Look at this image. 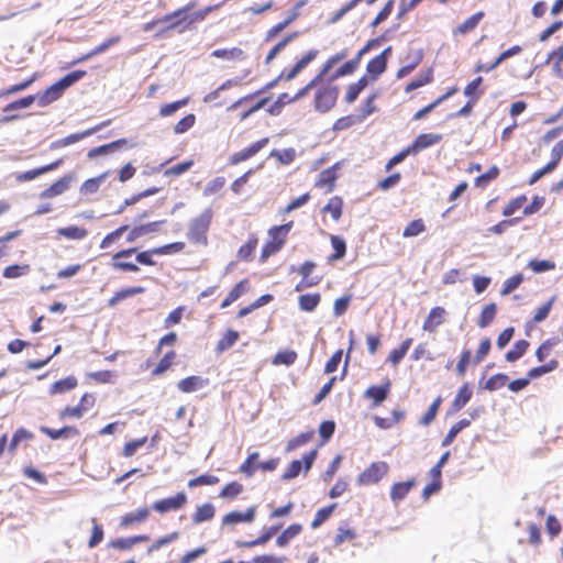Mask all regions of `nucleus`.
I'll list each match as a JSON object with an SVG mask.
<instances>
[{
    "mask_svg": "<svg viewBox=\"0 0 563 563\" xmlns=\"http://www.w3.org/2000/svg\"><path fill=\"white\" fill-rule=\"evenodd\" d=\"M110 172H104L101 175L89 178L86 181L82 183L80 186V192L82 195H90L95 194L99 190L101 184L106 180V178L109 176Z\"/></svg>",
    "mask_w": 563,
    "mask_h": 563,
    "instance_id": "c756f323",
    "label": "nucleus"
},
{
    "mask_svg": "<svg viewBox=\"0 0 563 563\" xmlns=\"http://www.w3.org/2000/svg\"><path fill=\"white\" fill-rule=\"evenodd\" d=\"M302 530L300 523H292L286 528L276 539V544L280 548L288 545V543L296 538Z\"/></svg>",
    "mask_w": 563,
    "mask_h": 563,
    "instance_id": "cd10ccee",
    "label": "nucleus"
},
{
    "mask_svg": "<svg viewBox=\"0 0 563 563\" xmlns=\"http://www.w3.org/2000/svg\"><path fill=\"white\" fill-rule=\"evenodd\" d=\"M320 300L321 296L318 292L301 295L298 299L299 308L302 311L311 312L318 307Z\"/></svg>",
    "mask_w": 563,
    "mask_h": 563,
    "instance_id": "473e14b6",
    "label": "nucleus"
},
{
    "mask_svg": "<svg viewBox=\"0 0 563 563\" xmlns=\"http://www.w3.org/2000/svg\"><path fill=\"white\" fill-rule=\"evenodd\" d=\"M412 344V339L408 338L406 339L397 349H394L390 354L388 355L387 361L390 362L394 366L398 365L405 355L407 354L408 350L410 349Z\"/></svg>",
    "mask_w": 563,
    "mask_h": 563,
    "instance_id": "f704fd0d",
    "label": "nucleus"
},
{
    "mask_svg": "<svg viewBox=\"0 0 563 563\" xmlns=\"http://www.w3.org/2000/svg\"><path fill=\"white\" fill-rule=\"evenodd\" d=\"M530 343L527 340H518L511 350L505 354V358L509 363H514L519 360L528 350Z\"/></svg>",
    "mask_w": 563,
    "mask_h": 563,
    "instance_id": "72a5a7b5",
    "label": "nucleus"
},
{
    "mask_svg": "<svg viewBox=\"0 0 563 563\" xmlns=\"http://www.w3.org/2000/svg\"><path fill=\"white\" fill-rule=\"evenodd\" d=\"M483 16V12H477L471 15L468 19H466L462 24L457 26L456 33L466 34L473 31L478 25Z\"/></svg>",
    "mask_w": 563,
    "mask_h": 563,
    "instance_id": "3c124183",
    "label": "nucleus"
},
{
    "mask_svg": "<svg viewBox=\"0 0 563 563\" xmlns=\"http://www.w3.org/2000/svg\"><path fill=\"white\" fill-rule=\"evenodd\" d=\"M473 391L470 384H463L452 401V411H460L472 398Z\"/></svg>",
    "mask_w": 563,
    "mask_h": 563,
    "instance_id": "b1692460",
    "label": "nucleus"
},
{
    "mask_svg": "<svg viewBox=\"0 0 563 563\" xmlns=\"http://www.w3.org/2000/svg\"><path fill=\"white\" fill-rule=\"evenodd\" d=\"M57 234L69 240H81L87 235V231L82 228L70 225L58 229Z\"/></svg>",
    "mask_w": 563,
    "mask_h": 563,
    "instance_id": "8fccbe9b",
    "label": "nucleus"
},
{
    "mask_svg": "<svg viewBox=\"0 0 563 563\" xmlns=\"http://www.w3.org/2000/svg\"><path fill=\"white\" fill-rule=\"evenodd\" d=\"M35 100H37V96L30 95V96L23 97L21 99H18L15 101H12V102L8 103L3 108V112L4 113H9L11 111H15V110H19V109L29 108L30 106H32L34 103Z\"/></svg>",
    "mask_w": 563,
    "mask_h": 563,
    "instance_id": "09e8293b",
    "label": "nucleus"
},
{
    "mask_svg": "<svg viewBox=\"0 0 563 563\" xmlns=\"http://www.w3.org/2000/svg\"><path fill=\"white\" fill-rule=\"evenodd\" d=\"M342 207L343 201L339 197H333L329 200V202L322 208V212H328L331 214L334 221H338L342 216Z\"/></svg>",
    "mask_w": 563,
    "mask_h": 563,
    "instance_id": "37998d69",
    "label": "nucleus"
},
{
    "mask_svg": "<svg viewBox=\"0 0 563 563\" xmlns=\"http://www.w3.org/2000/svg\"><path fill=\"white\" fill-rule=\"evenodd\" d=\"M209 384L208 378H203L201 376H188L178 382L177 387L183 393H194L199 389H202Z\"/></svg>",
    "mask_w": 563,
    "mask_h": 563,
    "instance_id": "dca6fc26",
    "label": "nucleus"
},
{
    "mask_svg": "<svg viewBox=\"0 0 563 563\" xmlns=\"http://www.w3.org/2000/svg\"><path fill=\"white\" fill-rule=\"evenodd\" d=\"M255 514H256V508L254 506L250 507L244 512L231 511L222 518V525L231 526V525H238V523H242V522L250 523V522L254 521Z\"/></svg>",
    "mask_w": 563,
    "mask_h": 563,
    "instance_id": "f8f14e48",
    "label": "nucleus"
},
{
    "mask_svg": "<svg viewBox=\"0 0 563 563\" xmlns=\"http://www.w3.org/2000/svg\"><path fill=\"white\" fill-rule=\"evenodd\" d=\"M550 62H553V74L559 78L563 77V45L552 51L548 55L544 64H549Z\"/></svg>",
    "mask_w": 563,
    "mask_h": 563,
    "instance_id": "bb28decb",
    "label": "nucleus"
},
{
    "mask_svg": "<svg viewBox=\"0 0 563 563\" xmlns=\"http://www.w3.org/2000/svg\"><path fill=\"white\" fill-rule=\"evenodd\" d=\"M422 58H423L422 49L410 51L405 58L407 64L398 69L396 77L398 79H401V78L408 76L422 62Z\"/></svg>",
    "mask_w": 563,
    "mask_h": 563,
    "instance_id": "2eb2a0df",
    "label": "nucleus"
},
{
    "mask_svg": "<svg viewBox=\"0 0 563 563\" xmlns=\"http://www.w3.org/2000/svg\"><path fill=\"white\" fill-rule=\"evenodd\" d=\"M331 245L334 253L329 257L330 261H338L344 257L346 253V243L344 239L339 235H331Z\"/></svg>",
    "mask_w": 563,
    "mask_h": 563,
    "instance_id": "c03bdc74",
    "label": "nucleus"
},
{
    "mask_svg": "<svg viewBox=\"0 0 563 563\" xmlns=\"http://www.w3.org/2000/svg\"><path fill=\"white\" fill-rule=\"evenodd\" d=\"M388 472L386 462H374L357 476L358 485H371L379 482Z\"/></svg>",
    "mask_w": 563,
    "mask_h": 563,
    "instance_id": "39448f33",
    "label": "nucleus"
},
{
    "mask_svg": "<svg viewBox=\"0 0 563 563\" xmlns=\"http://www.w3.org/2000/svg\"><path fill=\"white\" fill-rule=\"evenodd\" d=\"M497 312V306L495 303L486 305L478 318L477 324L479 328H487L495 319Z\"/></svg>",
    "mask_w": 563,
    "mask_h": 563,
    "instance_id": "a19ab883",
    "label": "nucleus"
},
{
    "mask_svg": "<svg viewBox=\"0 0 563 563\" xmlns=\"http://www.w3.org/2000/svg\"><path fill=\"white\" fill-rule=\"evenodd\" d=\"M283 245L284 241H274L272 239L267 241L262 249L261 262H265L269 256L277 253L283 247Z\"/></svg>",
    "mask_w": 563,
    "mask_h": 563,
    "instance_id": "e2e57ef3",
    "label": "nucleus"
},
{
    "mask_svg": "<svg viewBox=\"0 0 563 563\" xmlns=\"http://www.w3.org/2000/svg\"><path fill=\"white\" fill-rule=\"evenodd\" d=\"M432 78H433V73H432V69L429 68L427 69L424 73L420 74V76L416 79H413L412 81H410L407 87H406V92H410V91H413L429 82L432 81Z\"/></svg>",
    "mask_w": 563,
    "mask_h": 563,
    "instance_id": "603ef678",
    "label": "nucleus"
},
{
    "mask_svg": "<svg viewBox=\"0 0 563 563\" xmlns=\"http://www.w3.org/2000/svg\"><path fill=\"white\" fill-rule=\"evenodd\" d=\"M150 511L147 508H140L134 512L124 515L121 519V526H130L134 522H142L147 519Z\"/></svg>",
    "mask_w": 563,
    "mask_h": 563,
    "instance_id": "79ce46f5",
    "label": "nucleus"
},
{
    "mask_svg": "<svg viewBox=\"0 0 563 563\" xmlns=\"http://www.w3.org/2000/svg\"><path fill=\"white\" fill-rule=\"evenodd\" d=\"M63 89L58 86L57 81L46 88L42 93L37 95V103L40 107H45L51 102L57 100L63 95Z\"/></svg>",
    "mask_w": 563,
    "mask_h": 563,
    "instance_id": "4be33fe9",
    "label": "nucleus"
},
{
    "mask_svg": "<svg viewBox=\"0 0 563 563\" xmlns=\"http://www.w3.org/2000/svg\"><path fill=\"white\" fill-rule=\"evenodd\" d=\"M109 123H110V121H106V122H102L99 125H96L95 128L88 129L84 132L70 134L66 137H63L56 142L52 143L51 147L58 148V147L71 145L76 142H79V141L95 134L96 132L100 131L102 128L107 126Z\"/></svg>",
    "mask_w": 563,
    "mask_h": 563,
    "instance_id": "6e6552de",
    "label": "nucleus"
},
{
    "mask_svg": "<svg viewBox=\"0 0 563 563\" xmlns=\"http://www.w3.org/2000/svg\"><path fill=\"white\" fill-rule=\"evenodd\" d=\"M445 310L442 307H434L430 310L423 322L422 329L428 332H434L435 329L444 322Z\"/></svg>",
    "mask_w": 563,
    "mask_h": 563,
    "instance_id": "6ab92c4d",
    "label": "nucleus"
},
{
    "mask_svg": "<svg viewBox=\"0 0 563 563\" xmlns=\"http://www.w3.org/2000/svg\"><path fill=\"white\" fill-rule=\"evenodd\" d=\"M249 283L246 279L239 282L228 294L224 300L221 302V308H227L235 300H238L244 292L247 291Z\"/></svg>",
    "mask_w": 563,
    "mask_h": 563,
    "instance_id": "c85d7f7f",
    "label": "nucleus"
},
{
    "mask_svg": "<svg viewBox=\"0 0 563 563\" xmlns=\"http://www.w3.org/2000/svg\"><path fill=\"white\" fill-rule=\"evenodd\" d=\"M426 231V225L421 219L412 220L407 224L402 232L404 238H413Z\"/></svg>",
    "mask_w": 563,
    "mask_h": 563,
    "instance_id": "13d9d810",
    "label": "nucleus"
},
{
    "mask_svg": "<svg viewBox=\"0 0 563 563\" xmlns=\"http://www.w3.org/2000/svg\"><path fill=\"white\" fill-rule=\"evenodd\" d=\"M498 175L499 168L497 166H493L486 173L475 178V186L484 188L488 185V183L496 179Z\"/></svg>",
    "mask_w": 563,
    "mask_h": 563,
    "instance_id": "0e129e2a",
    "label": "nucleus"
},
{
    "mask_svg": "<svg viewBox=\"0 0 563 563\" xmlns=\"http://www.w3.org/2000/svg\"><path fill=\"white\" fill-rule=\"evenodd\" d=\"M558 365H559V362L556 360H551L547 364L533 367L528 372L529 378H531V379L539 378L542 375L554 371L558 367Z\"/></svg>",
    "mask_w": 563,
    "mask_h": 563,
    "instance_id": "5fc2aeb1",
    "label": "nucleus"
},
{
    "mask_svg": "<svg viewBox=\"0 0 563 563\" xmlns=\"http://www.w3.org/2000/svg\"><path fill=\"white\" fill-rule=\"evenodd\" d=\"M471 424V420L470 419H461L460 421H457L456 423H454L449 432L446 433V435L444 437V439L442 440V443L441 445L442 446H449L453 441L454 439L456 438V435L465 428H467L468 426Z\"/></svg>",
    "mask_w": 563,
    "mask_h": 563,
    "instance_id": "e433bc0d",
    "label": "nucleus"
},
{
    "mask_svg": "<svg viewBox=\"0 0 563 563\" xmlns=\"http://www.w3.org/2000/svg\"><path fill=\"white\" fill-rule=\"evenodd\" d=\"M390 380L388 379L379 386L372 385L365 390L364 397L372 399L374 407L379 406L388 397V394L390 391Z\"/></svg>",
    "mask_w": 563,
    "mask_h": 563,
    "instance_id": "9b49d317",
    "label": "nucleus"
},
{
    "mask_svg": "<svg viewBox=\"0 0 563 563\" xmlns=\"http://www.w3.org/2000/svg\"><path fill=\"white\" fill-rule=\"evenodd\" d=\"M40 431L52 440L68 439L79 435L77 428L70 426H65L60 429H52L46 426H41Z\"/></svg>",
    "mask_w": 563,
    "mask_h": 563,
    "instance_id": "a211bd4d",
    "label": "nucleus"
},
{
    "mask_svg": "<svg viewBox=\"0 0 563 563\" xmlns=\"http://www.w3.org/2000/svg\"><path fill=\"white\" fill-rule=\"evenodd\" d=\"M313 435H314L313 430L298 434L297 437H295L287 443L286 452H291V451L307 444L309 441L312 440Z\"/></svg>",
    "mask_w": 563,
    "mask_h": 563,
    "instance_id": "49530a36",
    "label": "nucleus"
},
{
    "mask_svg": "<svg viewBox=\"0 0 563 563\" xmlns=\"http://www.w3.org/2000/svg\"><path fill=\"white\" fill-rule=\"evenodd\" d=\"M442 140L441 134L433 133H422L419 134L415 141L407 146L411 153V155H417L422 150H426L432 145L438 144Z\"/></svg>",
    "mask_w": 563,
    "mask_h": 563,
    "instance_id": "1a4fd4ad",
    "label": "nucleus"
},
{
    "mask_svg": "<svg viewBox=\"0 0 563 563\" xmlns=\"http://www.w3.org/2000/svg\"><path fill=\"white\" fill-rule=\"evenodd\" d=\"M268 143V137H264L258 140L257 142L251 144L249 147L234 153L230 157V164L238 165L241 162H244L251 157H253L255 154H257L262 148H264Z\"/></svg>",
    "mask_w": 563,
    "mask_h": 563,
    "instance_id": "9d476101",
    "label": "nucleus"
},
{
    "mask_svg": "<svg viewBox=\"0 0 563 563\" xmlns=\"http://www.w3.org/2000/svg\"><path fill=\"white\" fill-rule=\"evenodd\" d=\"M33 439V433L24 428H19L12 435L9 444V451L13 452L18 448L21 441Z\"/></svg>",
    "mask_w": 563,
    "mask_h": 563,
    "instance_id": "69168bd1",
    "label": "nucleus"
},
{
    "mask_svg": "<svg viewBox=\"0 0 563 563\" xmlns=\"http://www.w3.org/2000/svg\"><path fill=\"white\" fill-rule=\"evenodd\" d=\"M176 356V353L174 351L167 352L162 360L158 362L156 367L152 371L153 376H158L165 373L173 363L174 357Z\"/></svg>",
    "mask_w": 563,
    "mask_h": 563,
    "instance_id": "680f3d73",
    "label": "nucleus"
},
{
    "mask_svg": "<svg viewBox=\"0 0 563 563\" xmlns=\"http://www.w3.org/2000/svg\"><path fill=\"white\" fill-rule=\"evenodd\" d=\"M442 402V398L438 397L428 408L427 412L421 417L419 423L422 426H429L437 417L438 410Z\"/></svg>",
    "mask_w": 563,
    "mask_h": 563,
    "instance_id": "052dcab7",
    "label": "nucleus"
},
{
    "mask_svg": "<svg viewBox=\"0 0 563 563\" xmlns=\"http://www.w3.org/2000/svg\"><path fill=\"white\" fill-rule=\"evenodd\" d=\"M522 282H523V275L515 274L514 276H511L510 278L505 280L501 291H500V295L501 296L509 295L515 289H517Z\"/></svg>",
    "mask_w": 563,
    "mask_h": 563,
    "instance_id": "774afa93",
    "label": "nucleus"
},
{
    "mask_svg": "<svg viewBox=\"0 0 563 563\" xmlns=\"http://www.w3.org/2000/svg\"><path fill=\"white\" fill-rule=\"evenodd\" d=\"M297 358V353L295 351H280L278 352L274 358L273 364L275 365H292Z\"/></svg>",
    "mask_w": 563,
    "mask_h": 563,
    "instance_id": "338daca9",
    "label": "nucleus"
},
{
    "mask_svg": "<svg viewBox=\"0 0 563 563\" xmlns=\"http://www.w3.org/2000/svg\"><path fill=\"white\" fill-rule=\"evenodd\" d=\"M339 166V163L334 164L332 167L324 169L320 173L319 179L317 181V186L319 187H328L329 190H332L334 186V181L336 180V167Z\"/></svg>",
    "mask_w": 563,
    "mask_h": 563,
    "instance_id": "c9c22d12",
    "label": "nucleus"
},
{
    "mask_svg": "<svg viewBox=\"0 0 563 563\" xmlns=\"http://www.w3.org/2000/svg\"><path fill=\"white\" fill-rule=\"evenodd\" d=\"M125 144H126V140L125 139H119V140L114 141V142H111V143L103 144V145H100L98 147L91 148L88 152L87 156L89 158H95L97 156L107 155V154H110V153L121 148Z\"/></svg>",
    "mask_w": 563,
    "mask_h": 563,
    "instance_id": "393cba45",
    "label": "nucleus"
},
{
    "mask_svg": "<svg viewBox=\"0 0 563 563\" xmlns=\"http://www.w3.org/2000/svg\"><path fill=\"white\" fill-rule=\"evenodd\" d=\"M143 291H144L143 287H129V288L121 289V290L117 291L112 298L109 299L108 306L113 307L118 302H120L126 298H130L134 295L142 294Z\"/></svg>",
    "mask_w": 563,
    "mask_h": 563,
    "instance_id": "ea45409f",
    "label": "nucleus"
},
{
    "mask_svg": "<svg viewBox=\"0 0 563 563\" xmlns=\"http://www.w3.org/2000/svg\"><path fill=\"white\" fill-rule=\"evenodd\" d=\"M415 485H416L415 478L408 479L406 482L395 483L391 486L390 499L396 504L401 501L409 494V492L415 487Z\"/></svg>",
    "mask_w": 563,
    "mask_h": 563,
    "instance_id": "aec40b11",
    "label": "nucleus"
},
{
    "mask_svg": "<svg viewBox=\"0 0 563 563\" xmlns=\"http://www.w3.org/2000/svg\"><path fill=\"white\" fill-rule=\"evenodd\" d=\"M280 525L267 527L263 530L262 534L258 538L251 541L238 540L235 541V545L238 548H254L257 545H263L267 543L280 530Z\"/></svg>",
    "mask_w": 563,
    "mask_h": 563,
    "instance_id": "ddd939ff",
    "label": "nucleus"
},
{
    "mask_svg": "<svg viewBox=\"0 0 563 563\" xmlns=\"http://www.w3.org/2000/svg\"><path fill=\"white\" fill-rule=\"evenodd\" d=\"M121 41L120 35L112 36L104 42H102L100 45L96 46L93 49H91L89 53L82 55L81 57L77 58L73 62V64H79L82 62H86L90 59L91 57L104 53L108 48L111 46L118 44Z\"/></svg>",
    "mask_w": 563,
    "mask_h": 563,
    "instance_id": "412c9836",
    "label": "nucleus"
},
{
    "mask_svg": "<svg viewBox=\"0 0 563 563\" xmlns=\"http://www.w3.org/2000/svg\"><path fill=\"white\" fill-rule=\"evenodd\" d=\"M318 455L317 449L311 450L302 456V461L294 460L282 475V481L288 482L296 478L302 471L307 474L313 465Z\"/></svg>",
    "mask_w": 563,
    "mask_h": 563,
    "instance_id": "20e7f679",
    "label": "nucleus"
},
{
    "mask_svg": "<svg viewBox=\"0 0 563 563\" xmlns=\"http://www.w3.org/2000/svg\"><path fill=\"white\" fill-rule=\"evenodd\" d=\"M211 56L229 60H242L245 58L244 52L239 47L214 49Z\"/></svg>",
    "mask_w": 563,
    "mask_h": 563,
    "instance_id": "2f4dec72",
    "label": "nucleus"
},
{
    "mask_svg": "<svg viewBox=\"0 0 563 563\" xmlns=\"http://www.w3.org/2000/svg\"><path fill=\"white\" fill-rule=\"evenodd\" d=\"M508 380V376L503 373H498L489 377L484 384L483 388L488 391H495L503 387Z\"/></svg>",
    "mask_w": 563,
    "mask_h": 563,
    "instance_id": "4d7b16f0",
    "label": "nucleus"
},
{
    "mask_svg": "<svg viewBox=\"0 0 563 563\" xmlns=\"http://www.w3.org/2000/svg\"><path fill=\"white\" fill-rule=\"evenodd\" d=\"M528 267L536 274L545 273L555 268V264L549 260H530Z\"/></svg>",
    "mask_w": 563,
    "mask_h": 563,
    "instance_id": "864d4df0",
    "label": "nucleus"
},
{
    "mask_svg": "<svg viewBox=\"0 0 563 563\" xmlns=\"http://www.w3.org/2000/svg\"><path fill=\"white\" fill-rule=\"evenodd\" d=\"M260 456L258 452H252L249 454L246 460L241 464L240 472L244 474L246 477H252L257 470L256 461Z\"/></svg>",
    "mask_w": 563,
    "mask_h": 563,
    "instance_id": "a18cd8bd",
    "label": "nucleus"
},
{
    "mask_svg": "<svg viewBox=\"0 0 563 563\" xmlns=\"http://www.w3.org/2000/svg\"><path fill=\"white\" fill-rule=\"evenodd\" d=\"M165 220L154 221L146 224H140L130 230L126 235V241L130 243L135 242L139 238L150 234L153 232H157L161 224H163Z\"/></svg>",
    "mask_w": 563,
    "mask_h": 563,
    "instance_id": "f3484780",
    "label": "nucleus"
},
{
    "mask_svg": "<svg viewBox=\"0 0 563 563\" xmlns=\"http://www.w3.org/2000/svg\"><path fill=\"white\" fill-rule=\"evenodd\" d=\"M239 340V332L234 330H228L223 336L218 341L216 351L222 353L231 349Z\"/></svg>",
    "mask_w": 563,
    "mask_h": 563,
    "instance_id": "58836bf2",
    "label": "nucleus"
},
{
    "mask_svg": "<svg viewBox=\"0 0 563 563\" xmlns=\"http://www.w3.org/2000/svg\"><path fill=\"white\" fill-rule=\"evenodd\" d=\"M187 503V495L184 492L177 493L173 497L157 500L153 504V510L159 514H166L183 508Z\"/></svg>",
    "mask_w": 563,
    "mask_h": 563,
    "instance_id": "423d86ee",
    "label": "nucleus"
},
{
    "mask_svg": "<svg viewBox=\"0 0 563 563\" xmlns=\"http://www.w3.org/2000/svg\"><path fill=\"white\" fill-rule=\"evenodd\" d=\"M213 212L207 208L199 217L191 220L187 236L195 244H207V232L209 230Z\"/></svg>",
    "mask_w": 563,
    "mask_h": 563,
    "instance_id": "f03ea898",
    "label": "nucleus"
},
{
    "mask_svg": "<svg viewBox=\"0 0 563 563\" xmlns=\"http://www.w3.org/2000/svg\"><path fill=\"white\" fill-rule=\"evenodd\" d=\"M77 386V378L75 376H67L52 384L49 388L51 395L64 394L74 389Z\"/></svg>",
    "mask_w": 563,
    "mask_h": 563,
    "instance_id": "7c9ffc66",
    "label": "nucleus"
},
{
    "mask_svg": "<svg viewBox=\"0 0 563 563\" xmlns=\"http://www.w3.org/2000/svg\"><path fill=\"white\" fill-rule=\"evenodd\" d=\"M271 157H275L280 164L289 165L296 158V151L292 147L285 150H273L269 154Z\"/></svg>",
    "mask_w": 563,
    "mask_h": 563,
    "instance_id": "de8ad7c7",
    "label": "nucleus"
},
{
    "mask_svg": "<svg viewBox=\"0 0 563 563\" xmlns=\"http://www.w3.org/2000/svg\"><path fill=\"white\" fill-rule=\"evenodd\" d=\"M209 9L206 10H199V11H191L190 5H186L181 9H178L174 11L173 13L166 14L159 20H154L151 22H147L143 25L144 32H150L154 29L156 24L159 23H166L170 22L167 26L162 29L157 34L156 37L161 36L164 32L168 30H173L179 25H184V29L190 26L195 22L202 21L206 18L207 12Z\"/></svg>",
    "mask_w": 563,
    "mask_h": 563,
    "instance_id": "f257e3e1",
    "label": "nucleus"
},
{
    "mask_svg": "<svg viewBox=\"0 0 563 563\" xmlns=\"http://www.w3.org/2000/svg\"><path fill=\"white\" fill-rule=\"evenodd\" d=\"M335 507L336 504H332L319 509L314 516V519L311 522V528L317 529L318 527H320L332 515Z\"/></svg>",
    "mask_w": 563,
    "mask_h": 563,
    "instance_id": "bf43d9fd",
    "label": "nucleus"
},
{
    "mask_svg": "<svg viewBox=\"0 0 563 563\" xmlns=\"http://www.w3.org/2000/svg\"><path fill=\"white\" fill-rule=\"evenodd\" d=\"M216 515V508L212 504L206 503L197 507L196 512L192 515V522L195 525L202 523L211 520Z\"/></svg>",
    "mask_w": 563,
    "mask_h": 563,
    "instance_id": "a878e982",
    "label": "nucleus"
},
{
    "mask_svg": "<svg viewBox=\"0 0 563 563\" xmlns=\"http://www.w3.org/2000/svg\"><path fill=\"white\" fill-rule=\"evenodd\" d=\"M339 97V88L333 85L320 87L314 95V109L318 112H329L336 103Z\"/></svg>",
    "mask_w": 563,
    "mask_h": 563,
    "instance_id": "7ed1b4c3",
    "label": "nucleus"
},
{
    "mask_svg": "<svg viewBox=\"0 0 563 563\" xmlns=\"http://www.w3.org/2000/svg\"><path fill=\"white\" fill-rule=\"evenodd\" d=\"M75 180H76L75 173L66 174L65 176H63L62 178H59L58 180L53 183L49 187L44 189L40 194V198L51 199V198L57 197V196L64 194L65 191H67L70 184Z\"/></svg>",
    "mask_w": 563,
    "mask_h": 563,
    "instance_id": "0eeeda50",
    "label": "nucleus"
},
{
    "mask_svg": "<svg viewBox=\"0 0 563 563\" xmlns=\"http://www.w3.org/2000/svg\"><path fill=\"white\" fill-rule=\"evenodd\" d=\"M292 228V222H288L282 225H275L268 230V235L274 241H284Z\"/></svg>",
    "mask_w": 563,
    "mask_h": 563,
    "instance_id": "6e6d98bb",
    "label": "nucleus"
},
{
    "mask_svg": "<svg viewBox=\"0 0 563 563\" xmlns=\"http://www.w3.org/2000/svg\"><path fill=\"white\" fill-rule=\"evenodd\" d=\"M63 163V159H57L51 164H47V165H44V166H41V167H37V168H34V169H30V170H26V172H23V173H19L16 176H15V179L20 183H24V181H30V180H33L35 178H37L38 176L41 175H44L51 170H54L56 168H58Z\"/></svg>",
    "mask_w": 563,
    "mask_h": 563,
    "instance_id": "4468645a",
    "label": "nucleus"
},
{
    "mask_svg": "<svg viewBox=\"0 0 563 563\" xmlns=\"http://www.w3.org/2000/svg\"><path fill=\"white\" fill-rule=\"evenodd\" d=\"M318 55L317 49H310L306 55H303L295 65L294 67L285 74L286 80H292L297 75L306 68Z\"/></svg>",
    "mask_w": 563,
    "mask_h": 563,
    "instance_id": "5701e85b",
    "label": "nucleus"
},
{
    "mask_svg": "<svg viewBox=\"0 0 563 563\" xmlns=\"http://www.w3.org/2000/svg\"><path fill=\"white\" fill-rule=\"evenodd\" d=\"M387 68V63L379 57H374L366 65V71L372 80H376Z\"/></svg>",
    "mask_w": 563,
    "mask_h": 563,
    "instance_id": "4c0bfd02",
    "label": "nucleus"
}]
</instances>
